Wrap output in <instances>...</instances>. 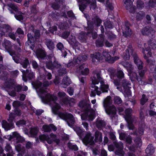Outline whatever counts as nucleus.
<instances>
[{
  "label": "nucleus",
  "instance_id": "obj_1",
  "mask_svg": "<svg viewBox=\"0 0 156 156\" xmlns=\"http://www.w3.org/2000/svg\"><path fill=\"white\" fill-rule=\"evenodd\" d=\"M42 102L45 104H52V111L54 114H58V116L61 118L65 120L67 122L68 125L71 127H73V125L75 123V121L73 115L70 113H58V110L61 107L59 105L55 102L57 98L55 96L47 94L45 97L40 96Z\"/></svg>",
  "mask_w": 156,
  "mask_h": 156
},
{
  "label": "nucleus",
  "instance_id": "obj_2",
  "mask_svg": "<svg viewBox=\"0 0 156 156\" xmlns=\"http://www.w3.org/2000/svg\"><path fill=\"white\" fill-rule=\"evenodd\" d=\"M101 72L100 70H95L93 72V76L91 77L90 79L92 81V83L90 85V89L91 93L90 94L91 97H95L96 94L99 95L101 94V91L98 90V87L95 85L98 84L100 82L101 84V90L103 92H107L108 89V85L105 84L103 79L101 76Z\"/></svg>",
  "mask_w": 156,
  "mask_h": 156
},
{
  "label": "nucleus",
  "instance_id": "obj_3",
  "mask_svg": "<svg viewBox=\"0 0 156 156\" xmlns=\"http://www.w3.org/2000/svg\"><path fill=\"white\" fill-rule=\"evenodd\" d=\"M79 105L84 112L81 115V119L92 121L94 118V112L91 109L90 104L83 101H80Z\"/></svg>",
  "mask_w": 156,
  "mask_h": 156
},
{
  "label": "nucleus",
  "instance_id": "obj_4",
  "mask_svg": "<svg viewBox=\"0 0 156 156\" xmlns=\"http://www.w3.org/2000/svg\"><path fill=\"white\" fill-rule=\"evenodd\" d=\"M131 55L132 56L134 62L137 66L138 69H141L143 67V62L140 59L136 52L133 51L132 46L129 45L126 50V53L124 55V58L127 60H129Z\"/></svg>",
  "mask_w": 156,
  "mask_h": 156
},
{
  "label": "nucleus",
  "instance_id": "obj_5",
  "mask_svg": "<svg viewBox=\"0 0 156 156\" xmlns=\"http://www.w3.org/2000/svg\"><path fill=\"white\" fill-rule=\"evenodd\" d=\"M112 101L111 97L108 96L103 101V104L106 112L110 116L112 120H113L116 116V110L114 106H110Z\"/></svg>",
  "mask_w": 156,
  "mask_h": 156
},
{
  "label": "nucleus",
  "instance_id": "obj_6",
  "mask_svg": "<svg viewBox=\"0 0 156 156\" xmlns=\"http://www.w3.org/2000/svg\"><path fill=\"white\" fill-rule=\"evenodd\" d=\"M132 110L131 109H127L125 110L126 120L127 122L128 127L129 129L133 130L134 127L133 123H136L137 118L132 115Z\"/></svg>",
  "mask_w": 156,
  "mask_h": 156
},
{
  "label": "nucleus",
  "instance_id": "obj_7",
  "mask_svg": "<svg viewBox=\"0 0 156 156\" xmlns=\"http://www.w3.org/2000/svg\"><path fill=\"white\" fill-rule=\"evenodd\" d=\"M51 83V81H45L43 84L41 82L38 81L34 84L33 83L32 84L34 86L37 91L39 94H44L47 93V91L44 89V88L49 86Z\"/></svg>",
  "mask_w": 156,
  "mask_h": 156
},
{
  "label": "nucleus",
  "instance_id": "obj_8",
  "mask_svg": "<svg viewBox=\"0 0 156 156\" xmlns=\"http://www.w3.org/2000/svg\"><path fill=\"white\" fill-rule=\"evenodd\" d=\"M102 22L101 20L98 16H95L91 20L87 21L88 30H92L94 27V25L97 27L100 26Z\"/></svg>",
  "mask_w": 156,
  "mask_h": 156
},
{
  "label": "nucleus",
  "instance_id": "obj_9",
  "mask_svg": "<svg viewBox=\"0 0 156 156\" xmlns=\"http://www.w3.org/2000/svg\"><path fill=\"white\" fill-rule=\"evenodd\" d=\"M21 71L23 73V80L25 82L27 81V78L30 80L35 78L34 73L31 70H29L28 69H26L25 70L21 69Z\"/></svg>",
  "mask_w": 156,
  "mask_h": 156
},
{
  "label": "nucleus",
  "instance_id": "obj_10",
  "mask_svg": "<svg viewBox=\"0 0 156 156\" xmlns=\"http://www.w3.org/2000/svg\"><path fill=\"white\" fill-rule=\"evenodd\" d=\"M94 138L91 133H87L83 138V141L86 145H92L94 144L93 140Z\"/></svg>",
  "mask_w": 156,
  "mask_h": 156
},
{
  "label": "nucleus",
  "instance_id": "obj_11",
  "mask_svg": "<svg viewBox=\"0 0 156 156\" xmlns=\"http://www.w3.org/2000/svg\"><path fill=\"white\" fill-rule=\"evenodd\" d=\"M134 0H123L124 6L126 9L130 13H133L135 12L136 7L133 5Z\"/></svg>",
  "mask_w": 156,
  "mask_h": 156
},
{
  "label": "nucleus",
  "instance_id": "obj_12",
  "mask_svg": "<svg viewBox=\"0 0 156 156\" xmlns=\"http://www.w3.org/2000/svg\"><path fill=\"white\" fill-rule=\"evenodd\" d=\"M142 34L150 37H154L155 33L154 29L151 27L147 26L143 28L141 30Z\"/></svg>",
  "mask_w": 156,
  "mask_h": 156
},
{
  "label": "nucleus",
  "instance_id": "obj_13",
  "mask_svg": "<svg viewBox=\"0 0 156 156\" xmlns=\"http://www.w3.org/2000/svg\"><path fill=\"white\" fill-rule=\"evenodd\" d=\"M12 31L10 26L7 24H4L0 26V35L1 37L7 36V34Z\"/></svg>",
  "mask_w": 156,
  "mask_h": 156
},
{
  "label": "nucleus",
  "instance_id": "obj_14",
  "mask_svg": "<svg viewBox=\"0 0 156 156\" xmlns=\"http://www.w3.org/2000/svg\"><path fill=\"white\" fill-rule=\"evenodd\" d=\"M46 65L47 68L51 70L61 67V64L56 60H55L53 62L50 60L47 61L46 62Z\"/></svg>",
  "mask_w": 156,
  "mask_h": 156
},
{
  "label": "nucleus",
  "instance_id": "obj_15",
  "mask_svg": "<svg viewBox=\"0 0 156 156\" xmlns=\"http://www.w3.org/2000/svg\"><path fill=\"white\" fill-rule=\"evenodd\" d=\"M111 78L113 80V82L114 85L116 87V89L121 92H122L123 90L122 86L120 85L121 80L116 78V76L113 75L110 76Z\"/></svg>",
  "mask_w": 156,
  "mask_h": 156
},
{
  "label": "nucleus",
  "instance_id": "obj_16",
  "mask_svg": "<svg viewBox=\"0 0 156 156\" xmlns=\"http://www.w3.org/2000/svg\"><path fill=\"white\" fill-rule=\"evenodd\" d=\"M129 25L128 22H126L124 27H122L123 35L126 37L131 35L132 34L131 30L129 27Z\"/></svg>",
  "mask_w": 156,
  "mask_h": 156
},
{
  "label": "nucleus",
  "instance_id": "obj_17",
  "mask_svg": "<svg viewBox=\"0 0 156 156\" xmlns=\"http://www.w3.org/2000/svg\"><path fill=\"white\" fill-rule=\"evenodd\" d=\"M9 122V123L8 122L4 120H3L2 121V126L6 130H10L14 127V124L13 122Z\"/></svg>",
  "mask_w": 156,
  "mask_h": 156
},
{
  "label": "nucleus",
  "instance_id": "obj_18",
  "mask_svg": "<svg viewBox=\"0 0 156 156\" xmlns=\"http://www.w3.org/2000/svg\"><path fill=\"white\" fill-rule=\"evenodd\" d=\"M105 36L103 34L99 35V37L96 41L95 43L96 46L98 47H102L104 45Z\"/></svg>",
  "mask_w": 156,
  "mask_h": 156
},
{
  "label": "nucleus",
  "instance_id": "obj_19",
  "mask_svg": "<svg viewBox=\"0 0 156 156\" xmlns=\"http://www.w3.org/2000/svg\"><path fill=\"white\" fill-rule=\"evenodd\" d=\"M94 136H95L94 141L96 142L101 143L102 140V134L100 130L96 129L95 130Z\"/></svg>",
  "mask_w": 156,
  "mask_h": 156
},
{
  "label": "nucleus",
  "instance_id": "obj_20",
  "mask_svg": "<svg viewBox=\"0 0 156 156\" xmlns=\"http://www.w3.org/2000/svg\"><path fill=\"white\" fill-rule=\"evenodd\" d=\"M2 44L9 53L10 51H13L11 49L12 47V45L10 41H9L7 40H4L2 42Z\"/></svg>",
  "mask_w": 156,
  "mask_h": 156
},
{
  "label": "nucleus",
  "instance_id": "obj_21",
  "mask_svg": "<svg viewBox=\"0 0 156 156\" xmlns=\"http://www.w3.org/2000/svg\"><path fill=\"white\" fill-rule=\"evenodd\" d=\"M43 130L44 132H50L51 130L54 131H56L57 129L56 127L53 124H50L49 125H44L42 127Z\"/></svg>",
  "mask_w": 156,
  "mask_h": 156
},
{
  "label": "nucleus",
  "instance_id": "obj_22",
  "mask_svg": "<svg viewBox=\"0 0 156 156\" xmlns=\"http://www.w3.org/2000/svg\"><path fill=\"white\" fill-rule=\"evenodd\" d=\"M94 124L98 129L101 130L105 126L106 123L104 120L98 119H97Z\"/></svg>",
  "mask_w": 156,
  "mask_h": 156
},
{
  "label": "nucleus",
  "instance_id": "obj_23",
  "mask_svg": "<svg viewBox=\"0 0 156 156\" xmlns=\"http://www.w3.org/2000/svg\"><path fill=\"white\" fill-rule=\"evenodd\" d=\"M14 90L9 92V95L12 96H15L16 95V92H20L21 91L22 89L21 86L20 85L15 84L13 87Z\"/></svg>",
  "mask_w": 156,
  "mask_h": 156
},
{
  "label": "nucleus",
  "instance_id": "obj_24",
  "mask_svg": "<svg viewBox=\"0 0 156 156\" xmlns=\"http://www.w3.org/2000/svg\"><path fill=\"white\" fill-rule=\"evenodd\" d=\"M50 136L51 139L49 138L48 136L46 140L48 144H51L53 141L56 142L57 144H59L60 142L59 140L58 139H57L56 137V136L55 135L53 134H51Z\"/></svg>",
  "mask_w": 156,
  "mask_h": 156
},
{
  "label": "nucleus",
  "instance_id": "obj_25",
  "mask_svg": "<svg viewBox=\"0 0 156 156\" xmlns=\"http://www.w3.org/2000/svg\"><path fill=\"white\" fill-rule=\"evenodd\" d=\"M9 54L12 56V59L15 62L17 63H20V54H16L14 51H10Z\"/></svg>",
  "mask_w": 156,
  "mask_h": 156
},
{
  "label": "nucleus",
  "instance_id": "obj_26",
  "mask_svg": "<svg viewBox=\"0 0 156 156\" xmlns=\"http://www.w3.org/2000/svg\"><path fill=\"white\" fill-rule=\"evenodd\" d=\"M11 138H16L18 142L23 143L25 141L24 138L21 136L17 132H14L13 133L12 135L10 137Z\"/></svg>",
  "mask_w": 156,
  "mask_h": 156
},
{
  "label": "nucleus",
  "instance_id": "obj_27",
  "mask_svg": "<svg viewBox=\"0 0 156 156\" xmlns=\"http://www.w3.org/2000/svg\"><path fill=\"white\" fill-rule=\"evenodd\" d=\"M27 36L28 41L26 43V45H29V43L30 44L31 43H33L34 42L35 38V37H34L33 35L31 34V33H28L27 34ZM30 47L32 49H33L32 46H30Z\"/></svg>",
  "mask_w": 156,
  "mask_h": 156
},
{
  "label": "nucleus",
  "instance_id": "obj_28",
  "mask_svg": "<svg viewBox=\"0 0 156 156\" xmlns=\"http://www.w3.org/2000/svg\"><path fill=\"white\" fill-rule=\"evenodd\" d=\"M36 54L38 58H44L46 55V54L45 51L42 49H38L37 51Z\"/></svg>",
  "mask_w": 156,
  "mask_h": 156
},
{
  "label": "nucleus",
  "instance_id": "obj_29",
  "mask_svg": "<svg viewBox=\"0 0 156 156\" xmlns=\"http://www.w3.org/2000/svg\"><path fill=\"white\" fill-rule=\"evenodd\" d=\"M55 2L52 4V7L54 9H58L61 5H63L64 0H55Z\"/></svg>",
  "mask_w": 156,
  "mask_h": 156
},
{
  "label": "nucleus",
  "instance_id": "obj_30",
  "mask_svg": "<svg viewBox=\"0 0 156 156\" xmlns=\"http://www.w3.org/2000/svg\"><path fill=\"white\" fill-rule=\"evenodd\" d=\"M45 43L47 47L50 50L52 49L55 47L54 44L51 40L46 39H45Z\"/></svg>",
  "mask_w": 156,
  "mask_h": 156
},
{
  "label": "nucleus",
  "instance_id": "obj_31",
  "mask_svg": "<svg viewBox=\"0 0 156 156\" xmlns=\"http://www.w3.org/2000/svg\"><path fill=\"white\" fill-rule=\"evenodd\" d=\"M87 34L85 32H81L79 34L78 39L82 42H86L87 40Z\"/></svg>",
  "mask_w": 156,
  "mask_h": 156
},
{
  "label": "nucleus",
  "instance_id": "obj_32",
  "mask_svg": "<svg viewBox=\"0 0 156 156\" xmlns=\"http://www.w3.org/2000/svg\"><path fill=\"white\" fill-rule=\"evenodd\" d=\"M148 48L156 50V41L154 39L149 40L148 41Z\"/></svg>",
  "mask_w": 156,
  "mask_h": 156
},
{
  "label": "nucleus",
  "instance_id": "obj_33",
  "mask_svg": "<svg viewBox=\"0 0 156 156\" xmlns=\"http://www.w3.org/2000/svg\"><path fill=\"white\" fill-rule=\"evenodd\" d=\"M20 63L22 65V67L24 69L27 68L28 66L29 65L30 63L28 59L25 58L24 59L20 61Z\"/></svg>",
  "mask_w": 156,
  "mask_h": 156
},
{
  "label": "nucleus",
  "instance_id": "obj_34",
  "mask_svg": "<svg viewBox=\"0 0 156 156\" xmlns=\"http://www.w3.org/2000/svg\"><path fill=\"white\" fill-rule=\"evenodd\" d=\"M73 129L76 133L77 135L80 137H82L84 135L83 131L79 126H77L73 127Z\"/></svg>",
  "mask_w": 156,
  "mask_h": 156
},
{
  "label": "nucleus",
  "instance_id": "obj_35",
  "mask_svg": "<svg viewBox=\"0 0 156 156\" xmlns=\"http://www.w3.org/2000/svg\"><path fill=\"white\" fill-rule=\"evenodd\" d=\"M7 6L14 10L16 12L20 13V11L17 6L12 3H9L7 5Z\"/></svg>",
  "mask_w": 156,
  "mask_h": 156
},
{
  "label": "nucleus",
  "instance_id": "obj_36",
  "mask_svg": "<svg viewBox=\"0 0 156 156\" xmlns=\"http://www.w3.org/2000/svg\"><path fill=\"white\" fill-rule=\"evenodd\" d=\"M154 149L151 144H149L146 149V152L148 154H152L154 152Z\"/></svg>",
  "mask_w": 156,
  "mask_h": 156
},
{
  "label": "nucleus",
  "instance_id": "obj_37",
  "mask_svg": "<svg viewBox=\"0 0 156 156\" xmlns=\"http://www.w3.org/2000/svg\"><path fill=\"white\" fill-rule=\"evenodd\" d=\"M87 58V56L85 55H80L76 60V62L78 64L85 61Z\"/></svg>",
  "mask_w": 156,
  "mask_h": 156
},
{
  "label": "nucleus",
  "instance_id": "obj_38",
  "mask_svg": "<svg viewBox=\"0 0 156 156\" xmlns=\"http://www.w3.org/2000/svg\"><path fill=\"white\" fill-rule=\"evenodd\" d=\"M145 13L143 11H140L137 12L136 15V19L137 21L142 20L144 17Z\"/></svg>",
  "mask_w": 156,
  "mask_h": 156
},
{
  "label": "nucleus",
  "instance_id": "obj_39",
  "mask_svg": "<svg viewBox=\"0 0 156 156\" xmlns=\"http://www.w3.org/2000/svg\"><path fill=\"white\" fill-rule=\"evenodd\" d=\"M129 72L130 77L136 79L138 82L141 81V78H139V76L137 75L136 73L133 72L132 70L131 71Z\"/></svg>",
  "mask_w": 156,
  "mask_h": 156
},
{
  "label": "nucleus",
  "instance_id": "obj_40",
  "mask_svg": "<svg viewBox=\"0 0 156 156\" xmlns=\"http://www.w3.org/2000/svg\"><path fill=\"white\" fill-rule=\"evenodd\" d=\"M38 131V129L37 128L34 127L31 128L30 131V136L32 137H35Z\"/></svg>",
  "mask_w": 156,
  "mask_h": 156
},
{
  "label": "nucleus",
  "instance_id": "obj_41",
  "mask_svg": "<svg viewBox=\"0 0 156 156\" xmlns=\"http://www.w3.org/2000/svg\"><path fill=\"white\" fill-rule=\"evenodd\" d=\"M144 128L142 127H139L138 129V131L136 130L131 133L132 134L134 135L140 136L143 134L144 133Z\"/></svg>",
  "mask_w": 156,
  "mask_h": 156
},
{
  "label": "nucleus",
  "instance_id": "obj_42",
  "mask_svg": "<svg viewBox=\"0 0 156 156\" xmlns=\"http://www.w3.org/2000/svg\"><path fill=\"white\" fill-rule=\"evenodd\" d=\"M71 83L70 79L67 76H65L62 79V84L66 86L69 85Z\"/></svg>",
  "mask_w": 156,
  "mask_h": 156
},
{
  "label": "nucleus",
  "instance_id": "obj_43",
  "mask_svg": "<svg viewBox=\"0 0 156 156\" xmlns=\"http://www.w3.org/2000/svg\"><path fill=\"white\" fill-rule=\"evenodd\" d=\"M113 144L117 149H123V144L122 142L115 141L113 142Z\"/></svg>",
  "mask_w": 156,
  "mask_h": 156
},
{
  "label": "nucleus",
  "instance_id": "obj_44",
  "mask_svg": "<svg viewBox=\"0 0 156 156\" xmlns=\"http://www.w3.org/2000/svg\"><path fill=\"white\" fill-rule=\"evenodd\" d=\"M123 65L127 69V70L129 72L131 71L133 69L132 65L128 62H125L123 63Z\"/></svg>",
  "mask_w": 156,
  "mask_h": 156
},
{
  "label": "nucleus",
  "instance_id": "obj_45",
  "mask_svg": "<svg viewBox=\"0 0 156 156\" xmlns=\"http://www.w3.org/2000/svg\"><path fill=\"white\" fill-rule=\"evenodd\" d=\"M95 58L98 60H102L103 58V57L101 54L99 52L95 53L93 58V61H94V59Z\"/></svg>",
  "mask_w": 156,
  "mask_h": 156
},
{
  "label": "nucleus",
  "instance_id": "obj_46",
  "mask_svg": "<svg viewBox=\"0 0 156 156\" xmlns=\"http://www.w3.org/2000/svg\"><path fill=\"white\" fill-rule=\"evenodd\" d=\"M119 58V57H118L115 56L114 57H111L110 55L108 58H107L106 61L109 63H112Z\"/></svg>",
  "mask_w": 156,
  "mask_h": 156
},
{
  "label": "nucleus",
  "instance_id": "obj_47",
  "mask_svg": "<svg viewBox=\"0 0 156 156\" xmlns=\"http://www.w3.org/2000/svg\"><path fill=\"white\" fill-rule=\"evenodd\" d=\"M68 147L72 150L76 151L78 150V147L76 145H73L70 142H69L67 144Z\"/></svg>",
  "mask_w": 156,
  "mask_h": 156
},
{
  "label": "nucleus",
  "instance_id": "obj_48",
  "mask_svg": "<svg viewBox=\"0 0 156 156\" xmlns=\"http://www.w3.org/2000/svg\"><path fill=\"white\" fill-rule=\"evenodd\" d=\"M115 154L118 156H124L125 153L123 149H117L115 151Z\"/></svg>",
  "mask_w": 156,
  "mask_h": 156
},
{
  "label": "nucleus",
  "instance_id": "obj_49",
  "mask_svg": "<svg viewBox=\"0 0 156 156\" xmlns=\"http://www.w3.org/2000/svg\"><path fill=\"white\" fill-rule=\"evenodd\" d=\"M16 14L15 15V17L16 19L20 21H21L23 20V16L22 14H23L20 11V13L16 12Z\"/></svg>",
  "mask_w": 156,
  "mask_h": 156
},
{
  "label": "nucleus",
  "instance_id": "obj_50",
  "mask_svg": "<svg viewBox=\"0 0 156 156\" xmlns=\"http://www.w3.org/2000/svg\"><path fill=\"white\" fill-rule=\"evenodd\" d=\"M122 86L125 88L126 87H129V86L130 85L129 81L126 79H123L121 81Z\"/></svg>",
  "mask_w": 156,
  "mask_h": 156
},
{
  "label": "nucleus",
  "instance_id": "obj_51",
  "mask_svg": "<svg viewBox=\"0 0 156 156\" xmlns=\"http://www.w3.org/2000/svg\"><path fill=\"white\" fill-rule=\"evenodd\" d=\"M144 6V3L140 0H138L137 2L136 7L139 9L143 8Z\"/></svg>",
  "mask_w": 156,
  "mask_h": 156
},
{
  "label": "nucleus",
  "instance_id": "obj_52",
  "mask_svg": "<svg viewBox=\"0 0 156 156\" xmlns=\"http://www.w3.org/2000/svg\"><path fill=\"white\" fill-rule=\"evenodd\" d=\"M60 16L59 13L58 12H55L52 13L51 14V17L52 18L55 20H58Z\"/></svg>",
  "mask_w": 156,
  "mask_h": 156
},
{
  "label": "nucleus",
  "instance_id": "obj_53",
  "mask_svg": "<svg viewBox=\"0 0 156 156\" xmlns=\"http://www.w3.org/2000/svg\"><path fill=\"white\" fill-rule=\"evenodd\" d=\"M116 76L117 77V78L120 80L123 78L124 77V75L123 71L122 70L118 71L116 74Z\"/></svg>",
  "mask_w": 156,
  "mask_h": 156
},
{
  "label": "nucleus",
  "instance_id": "obj_54",
  "mask_svg": "<svg viewBox=\"0 0 156 156\" xmlns=\"http://www.w3.org/2000/svg\"><path fill=\"white\" fill-rule=\"evenodd\" d=\"M34 34V37L35 39L38 38L40 36V31L39 30L34 29L32 30Z\"/></svg>",
  "mask_w": 156,
  "mask_h": 156
},
{
  "label": "nucleus",
  "instance_id": "obj_55",
  "mask_svg": "<svg viewBox=\"0 0 156 156\" xmlns=\"http://www.w3.org/2000/svg\"><path fill=\"white\" fill-rule=\"evenodd\" d=\"M8 84L7 85L8 88H13L15 84L13 80H10L8 81Z\"/></svg>",
  "mask_w": 156,
  "mask_h": 156
},
{
  "label": "nucleus",
  "instance_id": "obj_56",
  "mask_svg": "<svg viewBox=\"0 0 156 156\" xmlns=\"http://www.w3.org/2000/svg\"><path fill=\"white\" fill-rule=\"evenodd\" d=\"M59 69H60L58 70V72L60 76H62L66 74V71L65 68H62V66H61V67Z\"/></svg>",
  "mask_w": 156,
  "mask_h": 156
},
{
  "label": "nucleus",
  "instance_id": "obj_57",
  "mask_svg": "<svg viewBox=\"0 0 156 156\" xmlns=\"http://www.w3.org/2000/svg\"><path fill=\"white\" fill-rule=\"evenodd\" d=\"M134 142L137 147H140L142 145V141L139 137L136 138L134 140Z\"/></svg>",
  "mask_w": 156,
  "mask_h": 156
},
{
  "label": "nucleus",
  "instance_id": "obj_58",
  "mask_svg": "<svg viewBox=\"0 0 156 156\" xmlns=\"http://www.w3.org/2000/svg\"><path fill=\"white\" fill-rule=\"evenodd\" d=\"M114 101L115 103L118 105L121 104L122 102L121 99L118 96H115L114 97Z\"/></svg>",
  "mask_w": 156,
  "mask_h": 156
},
{
  "label": "nucleus",
  "instance_id": "obj_59",
  "mask_svg": "<svg viewBox=\"0 0 156 156\" xmlns=\"http://www.w3.org/2000/svg\"><path fill=\"white\" fill-rule=\"evenodd\" d=\"M104 24L105 29L112 28L113 27V25L111 22L109 21H107L104 23Z\"/></svg>",
  "mask_w": 156,
  "mask_h": 156
},
{
  "label": "nucleus",
  "instance_id": "obj_60",
  "mask_svg": "<svg viewBox=\"0 0 156 156\" xmlns=\"http://www.w3.org/2000/svg\"><path fill=\"white\" fill-rule=\"evenodd\" d=\"M5 150L9 153L13 152L12 148L10 144L7 143L5 147Z\"/></svg>",
  "mask_w": 156,
  "mask_h": 156
},
{
  "label": "nucleus",
  "instance_id": "obj_61",
  "mask_svg": "<svg viewBox=\"0 0 156 156\" xmlns=\"http://www.w3.org/2000/svg\"><path fill=\"white\" fill-rule=\"evenodd\" d=\"M147 98L144 94L142 95V98L140 100V103L142 105H144L147 101Z\"/></svg>",
  "mask_w": 156,
  "mask_h": 156
},
{
  "label": "nucleus",
  "instance_id": "obj_62",
  "mask_svg": "<svg viewBox=\"0 0 156 156\" xmlns=\"http://www.w3.org/2000/svg\"><path fill=\"white\" fill-rule=\"evenodd\" d=\"M16 117L15 115L13 113H11L9 115V117L8 119V121L9 122H13V120Z\"/></svg>",
  "mask_w": 156,
  "mask_h": 156
},
{
  "label": "nucleus",
  "instance_id": "obj_63",
  "mask_svg": "<svg viewBox=\"0 0 156 156\" xmlns=\"http://www.w3.org/2000/svg\"><path fill=\"white\" fill-rule=\"evenodd\" d=\"M16 125L18 126L25 125L26 124V121L23 119L20 120L16 122Z\"/></svg>",
  "mask_w": 156,
  "mask_h": 156
},
{
  "label": "nucleus",
  "instance_id": "obj_64",
  "mask_svg": "<svg viewBox=\"0 0 156 156\" xmlns=\"http://www.w3.org/2000/svg\"><path fill=\"white\" fill-rule=\"evenodd\" d=\"M110 139L113 140H115L116 139V136L115 134L114 133L112 132H110L108 133Z\"/></svg>",
  "mask_w": 156,
  "mask_h": 156
}]
</instances>
